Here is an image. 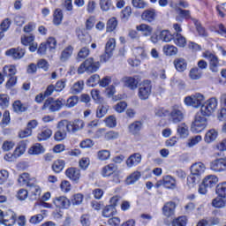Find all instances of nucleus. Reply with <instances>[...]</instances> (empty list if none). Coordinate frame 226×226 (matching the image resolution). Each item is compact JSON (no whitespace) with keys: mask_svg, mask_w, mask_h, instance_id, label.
<instances>
[{"mask_svg":"<svg viewBox=\"0 0 226 226\" xmlns=\"http://www.w3.org/2000/svg\"><path fill=\"white\" fill-rule=\"evenodd\" d=\"M17 222V215L11 210H8L5 215H4L2 219V225L4 226H13Z\"/></svg>","mask_w":226,"mask_h":226,"instance_id":"nucleus-14","label":"nucleus"},{"mask_svg":"<svg viewBox=\"0 0 226 226\" xmlns=\"http://www.w3.org/2000/svg\"><path fill=\"white\" fill-rule=\"evenodd\" d=\"M173 41L177 47H186V38H185L181 34L177 33L176 35L173 36Z\"/></svg>","mask_w":226,"mask_h":226,"instance_id":"nucleus-33","label":"nucleus"},{"mask_svg":"<svg viewBox=\"0 0 226 226\" xmlns=\"http://www.w3.org/2000/svg\"><path fill=\"white\" fill-rule=\"evenodd\" d=\"M123 82L125 87H129V89H137V86H139V80L133 77L124 78Z\"/></svg>","mask_w":226,"mask_h":226,"instance_id":"nucleus-28","label":"nucleus"},{"mask_svg":"<svg viewBox=\"0 0 226 226\" xmlns=\"http://www.w3.org/2000/svg\"><path fill=\"white\" fill-rule=\"evenodd\" d=\"M52 137V130L43 129L41 132L38 133L37 139L40 142L41 140H47Z\"/></svg>","mask_w":226,"mask_h":226,"instance_id":"nucleus-44","label":"nucleus"},{"mask_svg":"<svg viewBox=\"0 0 226 226\" xmlns=\"http://www.w3.org/2000/svg\"><path fill=\"white\" fill-rule=\"evenodd\" d=\"M188 224V217L182 215L172 220V226H186Z\"/></svg>","mask_w":226,"mask_h":226,"instance_id":"nucleus-41","label":"nucleus"},{"mask_svg":"<svg viewBox=\"0 0 226 226\" xmlns=\"http://www.w3.org/2000/svg\"><path fill=\"white\" fill-rule=\"evenodd\" d=\"M177 135L179 139H188V135H190L188 125L185 123L179 124L177 127Z\"/></svg>","mask_w":226,"mask_h":226,"instance_id":"nucleus-19","label":"nucleus"},{"mask_svg":"<svg viewBox=\"0 0 226 226\" xmlns=\"http://www.w3.org/2000/svg\"><path fill=\"white\" fill-rule=\"evenodd\" d=\"M168 119L170 123L173 124H177L185 119V111L183 108L179 106H173L171 110L168 113Z\"/></svg>","mask_w":226,"mask_h":226,"instance_id":"nucleus-5","label":"nucleus"},{"mask_svg":"<svg viewBox=\"0 0 226 226\" xmlns=\"http://www.w3.org/2000/svg\"><path fill=\"white\" fill-rule=\"evenodd\" d=\"M43 153H45V148L40 143H35L28 150V154L34 155L43 154Z\"/></svg>","mask_w":226,"mask_h":226,"instance_id":"nucleus-30","label":"nucleus"},{"mask_svg":"<svg viewBox=\"0 0 226 226\" xmlns=\"http://www.w3.org/2000/svg\"><path fill=\"white\" fill-rule=\"evenodd\" d=\"M57 131L54 135L55 140L56 142H61L66 139V132H68V125H66V120H62L57 124Z\"/></svg>","mask_w":226,"mask_h":226,"instance_id":"nucleus-8","label":"nucleus"},{"mask_svg":"<svg viewBox=\"0 0 226 226\" xmlns=\"http://www.w3.org/2000/svg\"><path fill=\"white\" fill-rule=\"evenodd\" d=\"M205 100V97L202 94L197 93L192 94L191 96H186L184 100L187 107H193L194 109H199L202 106V102Z\"/></svg>","mask_w":226,"mask_h":226,"instance_id":"nucleus-6","label":"nucleus"},{"mask_svg":"<svg viewBox=\"0 0 226 226\" xmlns=\"http://www.w3.org/2000/svg\"><path fill=\"white\" fill-rule=\"evenodd\" d=\"M55 91L57 93H61L64 87H66V79H63L56 83L54 86Z\"/></svg>","mask_w":226,"mask_h":226,"instance_id":"nucleus-61","label":"nucleus"},{"mask_svg":"<svg viewBox=\"0 0 226 226\" xmlns=\"http://www.w3.org/2000/svg\"><path fill=\"white\" fill-rule=\"evenodd\" d=\"M10 106V97L8 94H0V107L6 109Z\"/></svg>","mask_w":226,"mask_h":226,"instance_id":"nucleus-56","label":"nucleus"},{"mask_svg":"<svg viewBox=\"0 0 226 226\" xmlns=\"http://www.w3.org/2000/svg\"><path fill=\"white\" fill-rule=\"evenodd\" d=\"M218 138V132L215 129H211L207 132L205 134L204 140L207 144H211V142H215Z\"/></svg>","mask_w":226,"mask_h":226,"instance_id":"nucleus-27","label":"nucleus"},{"mask_svg":"<svg viewBox=\"0 0 226 226\" xmlns=\"http://www.w3.org/2000/svg\"><path fill=\"white\" fill-rule=\"evenodd\" d=\"M203 57L209 61V69L213 73H218V66H220V60L218 59V56L215 55V53L207 50L203 53Z\"/></svg>","mask_w":226,"mask_h":226,"instance_id":"nucleus-7","label":"nucleus"},{"mask_svg":"<svg viewBox=\"0 0 226 226\" xmlns=\"http://www.w3.org/2000/svg\"><path fill=\"white\" fill-rule=\"evenodd\" d=\"M5 56L12 57V59H22L26 56V49L22 48H11L5 51Z\"/></svg>","mask_w":226,"mask_h":226,"instance_id":"nucleus-15","label":"nucleus"},{"mask_svg":"<svg viewBox=\"0 0 226 226\" xmlns=\"http://www.w3.org/2000/svg\"><path fill=\"white\" fill-rule=\"evenodd\" d=\"M17 73V67L15 65H5L3 68V74L4 77H14Z\"/></svg>","mask_w":226,"mask_h":226,"instance_id":"nucleus-39","label":"nucleus"},{"mask_svg":"<svg viewBox=\"0 0 226 226\" xmlns=\"http://www.w3.org/2000/svg\"><path fill=\"white\" fill-rule=\"evenodd\" d=\"M216 223H218V221L215 219L201 220L197 223L196 226L216 225Z\"/></svg>","mask_w":226,"mask_h":226,"instance_id":"nucleus-64","label":"nucleus"},{"mask_svg":"<svg viewBox=\"0 0 226 226\" xmlns=\"http://www.w3.org/2000/svg\"><path fill=\"white\" fill-rule=\"evenodd\" d=\"M174 65L177 72H185V70H186V66H188L186 60L183 58L175 59Z\"/></svg>","mask_w":226,"mask_h":226,"instance_id":"nucleus-37","label":"nucleus"},{"mask_svg":"<svg viewBox=\"0 0 226 226\" xmlns=\"http://www.w3.org/2000/svg\"><path fill=\"white\" fill-rule=\"evenodd\" d=\"M126 107H128L126 102H120L114 106V110L118 114H123V112L126 110Z\"/></svg>","mask_w":226,"mask_h":226,"instance_id":"nucleus-57","label":"nucleus"},{"mask_svg":"<svg viewBox=\"0 0 226 226\" xmlns=\"http://www.w3.org/2000/svg\"><path fill=\"white\" fill-rule=\"evenodd\" d=\"M212 206L214 207L222 208L226 206V200L225 198L219 196L213 200Z\"/></svg>","mask_w":226,"mask_h":226,"instance_id":"nucleus-48","label":"nucleus"},{"mask_svg":"<svg viewBox=\"0 0 226 226\" xmlns=\"http://www.w3.org/2000/svg\"><path fill=\"white\" fill-rule=\"evenodd\" d=\"M142 130V123L136 121L129 125V132L132 135H137Z\"/></svg>","mask_w":226,"mask_h":226,"instance_id":"nucleus-42","label":"nucleus"},{"mask_svg":"<svg viewBox=\"0 0 226 226\" xmlns=\"http://www.w3.org/2000/svg\"><path fill=\"white\" fill-rule=\"evenodd\" d=\"M117 214V209L114 206H106L102 210V216L104 218H110V216H114Z\"/></svg>","mask_w":226,"mask_h":226,"instance_id":"nucleus-31","label":"nucleus"},{"mask_svg":"<svg viewBox=\"0 0 226 226\" xmlns=\"http://www.w3.org/2000/svg\"><path fill=\"white\" fill-rule=\"evenodd\" d=\"M136 29L137 31H140L141 33H143L144 36H151L153 33V27L147 24H141L139 26H137Z\"/></svg>","mask_w":226,"mask_h":226,"instance_id":"nucleus-35","label":"nucleus"},{"mask_svg":"<svg viewBox=\"0 0 226 226\" xmlns=\"http://www.w3.org/2000/svg\"><path fill=\"white\" fill-rule=\"evenodd\" d=\"M107 112H109V106L100 105L97 108L96 117L102 119V117H105Z\"/></svg>","mask_w":226,"mask_h":226,"instance_id":"nucleus-54","label":"nucleus"},{"mask_svg":"<svg viewBox=\"0 0 226 226\" xmlns=\"http://www.w3.org/2000/svg\"><path fill=\"white\" fill-rule=\"evenodd\" d=\"M65 176L66 177H68V179L72 181V183H75L77 185L79 181H80V170L77 168H68L65 170Z\"/></svg>","mask_w":226,"mask_h":226,"instance_id":"nucleus-12","label":"nucleus"},{"mask_svg":"<svg viewBox=\"0 0 226 226\" xmlns=\"http://www.w3.org/2000/svg\"><path fill=\"white\" fill-rule=\"evenodd\" d=\"M105 50L106 52H110L111 54H114V50H116V39L115 38H109L105 45Z\"/></svg>","mask_w":226,"mask_h":226,"instance_id":"nucleus-49","label":"nucleus"},{"mask_svg":"<svg viewBox=\"0 0 226 226\" xmlns=\"http://www.w3.org/2000/svg\"><path fill=\"white\" fill-rule=\"evenodd\" d=\"M162 215L166 218H170L176 215V203L174 201H169L162 207Z\"/></svg>","mask_w":226,"mask_h":226,"instance_id":"nucleus-16","label":"nucleus"},{"mask_svg":"<svg viewBox=\"0 0 226 226\" xmlns=\"http://www.w3.org/2000/svg\"><path fill=\"white\" fill-rule=\"evenodd\" d=\"M174 35H172L169 30H162L159 34V40H161V41H164L165 43L172 41Z\"/></svg>","mask_w":226,"mask_h":226,"instance_id":"nucleus-32","label":"nucleus"},{"mask_svg":"<svg viewBox=\"0 0 226 226\" xmlns=\"http://www.w3.org/2000/svg\"><path fill=\"white\" fill-rule=\"evenodd\" d=\"M98 84H100V75L98 74L92 75L87 81V85L89 87H94V86H97Z\"/></svg>","mask_w":226,"mask_h":226,"instance_id":"nucleus-51","label":"nucleus"},{"mask_svg":"<svg viewBox=\"0 0 226 226\" xmlns=\"http://www.w3.org/2000/svg\"><path fill=\"white\" fill-rule=\"evenodd\" d=\"M67 132L69 133H77V132L82 130L85 126L84 120L77 119L73 122H68L66 120Z\"/></svg>","mask_w":226,"mask_h":226,"instance_id":"nucleus-11","label":"nucleus"},{"mask_svg":"<svg viewBox=\"0 0 226 226\" xmlns=\"http://www.w3.org/2000/svg\"><path fill=\"white\" fill-rule=\"evenodd\" d=\"M77 103H79V96L77 95L71 96L69 99H67V102L65 101V105L68 107V109L75 107Z\"/></svg>","mask_w":226,"mask_h":226,"instance_id":"nucleus-58","label":"nucleus"},{"mask_svg":"<svg viewBox=\"0 0 226 226\" xmlns=\"http://www.w3.org/2000/svg\"><path fill=\"white\" fill-rule=\"evenodd\" d=\"M99 4L102 11H109L112 8V0H100Z\"/></svg>","mask_w":226,"mask_h":226,"instance_id":"nucleus-50","label":"nucleus"},{"mask_svg":"<svg viewBox=\"0 0 226 226\" xmlns=\"http://www.w3.org/2000/svg\"><path fill=\"white\" fill-rule=\"evenodd\" d=\"M210 170H213V172H225L226 168L223 162V158L212 161L210 162Z\"/></svg>","mask_w":226,"mask_h":226,"instance_id":"nucleus-17","label":"nucleus"},{"mask_svg":"<svg viewBox=\"0 0 226 226\" xmlns=\"http://www.w3.org/2000/svg\"><path fill=\"white\" fill-rule=\"evenodd\" d=\"M206 172V165L202 162H195L191 166V173L201 177Z\"/></svg>","mask_w":226,"mask_h":226,"instance_id":"nucleus-22","label":"nucleus"},{"mask_svg":"<svg viewBox=\"0 0 226 226\" xmlns=\"http://www.w3.org/2000/svg\"><path fill=\"white\" fill-rule=\"evenodd\" d=\"M53 17V24L55 26H61L64 19L63 11L61 9H56L54 11Z\"/></svg>","mask_w":226,"mask_h":226,"instance_id":"nucleus-36","label":"nucleus"},{"mask_svg":"<svg viewBox=\"0 0 226 226\" xmlns=\"http://www.w3.org/2000/svg\"><path fill=\"white\" fill-rule=\"evenodd\" d=\"M142 162V155L139 153L132 154L126 161V165L130 169L137 167Z\"/></svg>","mask_w":226,"mask_h":226,"instance_id":"nucleus-21","label":"nucleus"},{"mask_svg":"<svg viewBox=\"0 0 226 226\" xmlns=\"http://www.w3.org/2000/svg\"><path fill=\"white\" fill-rule=\"evenodd\" d=\"M73 54V46H67L60 54V61L61 63H66L72 55Z\"/></svg>","mask_w":226,"mask_h":226,"instance_id":"nucleus-23","label":"nucleus"},{"mask_svg":"<svg viewBox=\"0 0 226 226\" xmlns=\"http://www.w3.org/2000/svg\"><path fill=\"white\" fill-rule=\"evenodd\" d=\"M162 52L165 56H176L177 54V48L174 45L166 44L162 48Z\"/></svg>","mask_w":226,"mask_h":226,"instance_id":"nucleus-38","label":"nucleus"},{"mask_svg":"<svg viewBox=\"0 0 226 226\" xmlns=\"http://www.w3.org/2000/svg\"><path fill=\"white\" fill-rule=\"evenodd\" d=\"M151 81L150 80H145L143 81V84L139 88L138 96L140 100H147L149 96L151 95Z\"/></svg>","mask_w":226,"mask_h":226,"instance_id":"nucleus-9","label":"nucleus"},{"mask_svg":"<svg viewBox=\"0 0 226 226\" xmlns=\"http://www.w3.org/2000/svg\"><path fill=\"white\" fill-rule=\"evenodd\" d=\"M200 181V177H199V175H193V173H191L187 177V185H190L191 186H195Z\"/></svg>","mask_w":226,"mask_h":226,"instance_id":"nucleus-55","label":"nucleus"},{"mask_svg":"<svg viewBox=\"0 0 226 226\" xmlns=\"http://www.w3.org/2000/svg\"><path fill=\"white\" fill-rule=\"evenodd\" d=\"M13 147H15V142L11 141V140H5L4 141L3 145H2V149L3 151H11V149H13Z\"/></svg>","mask_w":226,"mask_h":226,"instance_id":"nucleus-62","label":"nucleus"},{"mask_svg":"<svg viewBox=\"0 0 226 226\" xmlns=\"http://www.w3.org/2000/svg\"><path fill=\"white\" fill-rule=\"evenodd\" d=\"M34 181H35V178H31L29 173H22L18 178L19 185H20V186H27V188L29 185H33Z\"/></svg>","mask_w":226,"mask_h":226,"instance_id":"nucleus-18","label":"nucleus"},{"mask_svg":"<svg viewBox=\"0 0 226 226\" xmlns=\"http://www.w3.org/2000/svg\"><path fill=\"white\" fill-rule=\"evenodd\" d=\"M134 53L138 57H140L141 59H147V52L144 48H136L134 49Z\"/></svg>","mask_w":226,"mask_h":226,"instance_id":"nucleus-60","label":"nucleus"},{"mask_svg":"<svg viewBox=\"0 0 226 226\" xmlns=\"http://www.w3.org/2000/svg\"><path fill=\"white\" fill-rule=\"evenodd\" d=\"M218 107V99L212 97L207 100L200 107V114L209 117Z\"/></svg>","mask_w":226,"mask_h":226,"instance_id":"nucleus-3","label":"nucleus"},{"mask_svg":"<svg viewBox=\"0 0 226 226\" xmlns=\"http://www.w3.org/2000/svg\"><path fill=\"white\" fill-rule=\"evenodd\" d=\"M141 19L147 22H153L156 19V10L149 9L144 11L141 15Z\"/></svg>","mask_w":226,"mask_h":226,"instance_id":"nucleus-24","label":"nucleus"},{"mask_svg":"<svg viewBox=\"0 0 226 226\" xmlns=\"http://www.w3.org/2000/svg\"><path fill=\"white\" fill-rule=\"evenodd\" d=\"M162 183L164 188H168L169 190H174L176 188V179L172 176L168 175L163 177Z\"/></svg>","mask_w":226,"mask_h":226,"instance_id":"nucleus-26","label":"nucleus"},{"mask_svg":"<svg viewBox=\"0 0 226 226\" xmlns=\"http://www.w3.org/2000/svg\"><path fill=\"white\" fill-rule=\"evenodd\" d=\"M64 160L58 159L55 161L52 164V170L56 174H59L60 172H63V170L64 169Z\"/></svg>","mask_w":226,"mask_h":226,"instance_id":"nucleus-34","label":"nucleus"},{"mask_svg":"<svg viewBox=\"0 0 226 226\" xmlns=\"http://www.w3.org/2000/svg\"><path fill=\"white\" fill-rule=\"evenodd\" d=\"M216 193L219 197H226V182L217 185Z\"/></svg>","mask_w":226,"mask_h":226,"instance_id":"nucleus-59","label":"nucleus"},{"mask_svg":"<svg viewBox=\"0 0 226 226\" xmlns=\"http://www.w3.org/2000/svg\"><path fill=\"white\" fill-rule=\"evenodd\" d=\"M53 204L58 209H68V207L71 206L70 200H68V198L65 196H56L53 199Z\"/></svg>","mask_w":226,"mask_h":226,"instance_id":"nucleus-13","label":"nucleus"},{"mask_svg":"<svg viewBox=\"0 0 226 226\" xmlns=\"http://www.w3.org/2000/svg\"><path fill=\"white\" fill-rule=\"evenodd\" d=\"M203 183L207 188H213V186H216V184L218 183V177L208 175L203 179Z\"/></svg>","mask_w":226,"mask_h":226,"instance_id":"nucleus-29","label":"nucleus"},{"mask_svg":"<svg viewBox=\"0 0 226 226\" xmlns=\"http://www.w3.org/2000/svg\"><path fill=\"white\" fill-rule=\"evenodd\" d=\"M117 27V19L116 17L110 18L106 25L107 33H112V31H116Z\"/></svg>","mask_w":226,"mask_h":226,"instance_id":"nucleus-43","label":"nucleus"},{"mask_svg":"<svg viewBox=\"0 0 226 226\" xmlns=\"http://www.w3.org/2000/svg\"><path fill=\"white\" fill-rule=\"evenodd\" d=\"M84 80H79L76 83L73 84V86L71 88V93L72 94H79V93H82L84 90Z\"/></svg>","mask_w":226,"mask_h":226,"instance_id":"nucleus-40","label":"nucleus"},{"mask_svg":"<svg viewBox=\"0 0 226 226\" xmlns=\"http://www.w3.org/2000/svg\"><path fill=\"white\" fill-rule=\"evenodd\" d=\"M189 77L192 80H199V79L202 78V71H200V69H199L197 67H194V68L191 69Z\"/></svg>","mask_w":226,"mask_h":226,"instance_id":"nucleus-47","label":"nucleus"},{"mask_svg":"<svg viewBox=\"0 0 226 226\" xmlns=\"http://www.w3.org/2000/svg\"><path fill=\"white\" fill-rule=\"evenodd\" d=\"M116 172H117V165L109 163L102 168V177H109V176H112V174H116Z\"/></svg>","mask_w":226,"mask_h":226,"instance_id":"nucleus-20","label":"nucleus"},{"mask_svg":"<svg viewBox=\"0 0 226 226\" xmlns=\"http://www.w3.org/2000/svg\"><path fill=\"white\" fill-rule=\"evenodd\" d=\"M104 123L108 128H116V126H117V121L114 115L106 117Z\"/></svg>","mask_w":226,"mask_h":226,"instance_id":"nucleus-52","label":"nucleus"},{"mask_svg":"<svg viewBox=\"0 0 226 226\" xmlns=\"http://www.w3.org/2000/svg\"><path fill=\"white\" fill-rule=\"evenodd\" d=\"M12 109L17 114H22V112H26L29 109V106L20 101H15L12 104Z\"/></svg>","mask_w":226,"mask_h":226,"instance_id":"nucleus-25","label":"nucleus"},{"mask_svg":"<svg viewBox=\"0 0 226 226\" xmlns=\"http://www.w3.org/2000/svg\"><path fill=\"white\" fill-rule=\"evenodd\" d=\"M205 128H207V118L200 115H196L194 121L191 124V131L192 133H200L204 132Z\"/></svg>","mask_w":226,"mask_h":226,"instance_id":"nucleus-4","label":"nucleus"},{"mask_svg":"<svg viewBox=\"0 0 226 226\" xmlns=\"http://www.w3.org/2000/svg\"><path fill=\"white\" fill-rule=\"evenodd\" d=\"M26 153V144L20 143L15 149L14 154L15 156H22Z\"/></svg>","mask_w":226,"mask_h":226,"instance_id":"nucleus-63","label":"nucleus"},{"mask_svg":"<svg viewBox=\"0 0 226 226\" xmlns=\"http://www.w3.org/2000/svg\"><path fill=\"white\" fill-rule=\"evenodd\" d=\"M116 139H119V132H115V131H109V132H107L105 130V132H104V140H116Z\"/></svg>","mask_w":226,"mask_h":226,"instance_id":"nucleus-53","label":"nucleus"},{"mask_svg":"<svg viewBox=\"0 0 226 226\" xmlns=\"http://www.w3.org/2000/svg\"><path fill=\"white\" fill-rule=\"evenodd\" d=\"M97 158L101 162H107L110 159V152L107 149H102L97 152Z\"/></svg>","mask_w":226,"mask_h":226,"instance_id":"nucleus-45","label":"nucleus"},{"mask_svg":"<svg viewBox=\"0 0 226 226\" xmlns=\"http://www.w3.org/2000/svg\"><path fill=\"white\" fill-rule=\"evenodd\" d=\"M140 176H142V174H140V171H134L132 174H131L127 177L126 179L127 185H133L134 183H137V181L140 179Z\"/></svg>","mask_w":226,"mask_h":226,"instance_id":"nucleus-46","label":"nucleus"},{"mask_svg":"<svg viewBox=\"0 0 226 226\" xmlns=\"http://www.w3.org/2000/svg\"><path fill=\"white\" fill-rule=\"evenodd\" d=\"M100 68V62H94L93 57L87 58L84 63H82L78 68V73L81 75L82 73H94L98 72Z\"/></svg>","mask_w":226,"mask_h":226,"instance_id":"nucleus-2","label":"nucleus"},{"mask_svg":"<svg viewBox=\"0 0 226 226\" xmlns=\"http://www.w3.org/2000/svg\"><path fill=\"white\" fill-rule=\"evenodd\" d=\"M66 105V100L63 98H59L57 100H54L52 98H49L45 101L42 110H49V112H57L61 110L63 107Z\"/></svg>","mask_w":226,"mask_h":226,"instance_id":"nucleus-1","label":"nucleus"},{"mask_svg":"<svg viewBox=\"0 0 226 226\" xmlns=\"http://www.w3.org/2000/svg\"><path fill=\"white\" fill-rule=\"evenodd\" d=\"M27 188L31 200H40V196L41 195V188L36 184V182L34 181L33 184H29Z\"/></svg>","mask_w":226,"mask_h":226,"instance_id":"nucleus-10","label":"nucleus"}]
</instances>
